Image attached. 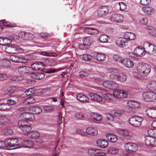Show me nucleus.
I'll return each mask as SVG.
<instances>
[{"mask_svg": "<svg viewBox=\"0 0 156 156\" xmlns=\"http://www.w3.org/2000/svg\"><path fill=\"white\" fill-rule=\"evenodd\" d=\"M105 73L108 76H109L111 80L119 81L121 82H125L127 78V76L122 73H118V70L112 68H108L106 70Z\"/></svg>", "mask_w": 156, "mask_h": 156, "instance_id": "1", "label": "nucleus"}, {"mask_svg": "<svg viewBox=\"0 0 156 156\" xmlns=\"http://www.w3.org/2000/svg\"><path fill=\"white\" fill-rule=\"evenodd\" d=\"M89 95L91 100L101 104H104L105 102V100L107 101H113L114 98L113 95L109 93L103 94V98L100 95L93 93H89Z\"/></svg>", "mask_w": 156, "mask_h": 156, "instance_id": "2", "label": "nucleus"}, {"mask_svg": "<svg viewBox=\"0 0 156 156\" xmlns=\"http://www.w3.org/2000/svg\"><path fill=\"white\" fill-rule=\"evenodd\" d=\"M18 140L16 138H9L6 139L4 141L5 145L8 150H12L21 147L20 144H17Z\"/></svg>", "mask_w": 156, "mask_h": 156, "instance_id": "3", "label": "nucleus"}, {"mask_svg": "<svg viewBox=\"0 0 156 156\" xmlns=\"http://www.w3.org/2000/svg\"><path fill=\"white\" fill-rule=\"evenodd\" d=\"M136 69L138 72L147 75L150 73L151 67L148 64L140 62L137 63Z\"/></svg>", "mask_w": 156, "mask_h": 156, "instance_id": "4", "label": "nucleus"}, {"mask_svg": "<svg viewBox=\"0 0 156 156\" xmlns=\"http://www.w3.org/2000/svg\"><path fill=\"white\" fill-rule=\"evenodd\" d=\"M17 125L24 133L28 132L31 129V125L25 120L22 119L19 121Z\"/></svg>", "mask_w": 156, "mask_h": 156, "instance_id": "5", "label": "nucleus"}, {"mask_svg": "<svg viewBox=\"0 0 156 156\" xmlns=\"http://www.w3.org/2000/svg\"><path fill=\"white\" fill-rule=\"evenodd\" d=\"M127 104V106L124 108L125 111L127 112H134V111H133L134 109L140 108L141 106L139 103L134 101H129Z\"/></svg>", "mask_w": 156, "mask_h": 156, "instance_id": "6", "label": "nucleus"}, {"mask_svg": "<svg viewBox=\"0 0 156 156\" xmlns=\"http://www.w3.org/2000/svg\"><path fill=\"white\" fill-rule=\"evenodd\" d=\"M143 119L142 117L137 116H132L128 120L130 125L136 127H139L141 125Z\"/></svg>", "mask_w": 156, "mask_h": 156, "instance_id": "7", "label": "nucleus"}, {"mask_svg": "<svg viewBox=\"0 0 156 156\" xmlns=\"http://www.w3.org/2000/svg\"><path fill=\"white\" fill-rule=\"evenodd\" d=\"M143 47L145 53L153 54L156 52V47L151 43L145 41L144 42Z\"/></svg>", "mask_w": 156, "mask_h": 156, "instance_id": "8", "label": "nucleus"}, {"mask_svg": "<svg viewBox=\"0 0 156 156\" xmlns=\"http://www.w3.org/2000/svg\"><path fill=\"white\" fill-rule=\"evenodd\" d=\"M5 51L8 53L14 54L20 53L22 52L23 50L22 49L16 45L9 44L6 46L5 48Z\"/></svg>", "mask_w": 156, "mask_h": 156, "instance_id": "9", "label": "nucleus"}, {"mask_svg": "<svg viewBox=\"0 0 156 156\" xmlns=\"http://www.w3.org/2000/svg\"><path fill=\"white\" fill-rule=\"evenodd\" d=\"M143 99L147 101H154L156 99V94L152 91H146L142 94Z\"/></svg>", "mask_w": 156, "mask_h": 156, "instance_id": "10", "label": "nucleus"}, {"mask_svg": "<svg viewBox=\"0 0 156 156\" xmlns=\"http://www.w3.org/2000/svg\"><path fill=\"white\" fill-rule=\"evenodd\" d=\"M114 97L117 99H124L128 96V94L126 91L119 89H115L113 92Z\"/></svg>", "mask_w": 156, "mask_h": 156, "instance_id": "11", "label": "nucleus"}, {"mask_svg": "<svg viewBox=\"0 0 156 156\" xmlns=\"http://www.w3.org/2000/svg\"><path fill=\"white\" fill-rule=\"evenodd\" d=\"M145 144L146 146L148 147H156V138L148 136L146 137Z\"/></svg>", "mask_w": 156, "mask_h": 156, "instance_id": "12", "label": "nucleus"}, {"mask_svg": "<svg viewBox=\"0 0 156 156\" xmlns=\"http://www.w3.org/2000/svg\"><path fill=\"white\" fill-rule=\"evenodd\" d=\"M110 20L112 22L119 23L122 22L123 16L120 14L116 13L112 14L109 18Z\"/></svg>", "mask_w": 156, "mask_h": 156, "instance_id": "13", "label": "nucleus"}, {"mask_svg": "<svg viewBox=\"0 0 156 156\" xmlns=\"http://www.w3.org/2000/svg\"><path fill=\"white\" fill-rule=\"evenodd\" d=\"M102 85L105 87L110 89H114L118 87L117 83L108 80L104 81Z\"/></svg>", "mask_w": 156, "mask_h": 156, "instance_id": "14", "label": "nucleus"}, {"mask_svg": "<svg viewBox=\"0 0 156 156\" xmlns=\"http://www.w3.org/2000/svg\"><path fill=\"white\" fill-rule=\"evenodd\" d=\"M125 149L131 151L135 152L137 150V145L133 143H128L125 144L124 145Z\"/></svg>", "mask_w": 156, "mask_h": 156, "instance_id": "15", "label": "nucleus"}, {"mask_svg": "<svg viewBox=\"0 0 156 156\" xmlns=\"http://www.w3.org/2000/svg\"><path fill=\"white\" fill-rule=\"evenodd\" d=\"M146 113L148 117L152 118H156V108H148L146 110Z\"/></svg>", "mask_w": 156, "mask_h": 156, "instance_id": "16", "label": "nucleus"}, {"mask_svg": "<svg viewBox=\"0 0 156 156\" xmlns=\"http://www.w3.org/2000/svg\"><path fill=\"white\" fill-rule=\"evenodd\" d=\"M27 135L28 137L30 139H32L36 140L37 139L40 137V133L37 131H32L29 132L27 133Z\"/></svg>", "mask_w": 156, "mask_h": 156, "instance_id": "17", "label": "nucleus"}, {"mask_svg": "<svg viewBox=\"0 0 156 156\" xmlns=\"http://www.w3.org/2000/svg\"><path fill=\"white\" fill-rule=\"evenodd\" d=\"M20 118L24 119L27 121H30L34 119V115L30 113H22L20 115Z\"/></svg>", "mask_w": 156, "mask_h": 156, "instance_id": "18", "label": "nucleus"}, {"mask_svg": "<svg viewBox=\"0 0 156 156\" xmlns=\"http://www.w3.org/2000/svg\"><path fill=\"white\" fill-rule=\"evenodd\" d=\"M109 9L107 6H102L98 10V14L99 16H102L107 14L109 12Z\"/></svg>", "mask_w": 156, "mask_h": 156, "instance_id": "19", "label": "nucleus"}, {"mask_svg": "<svg viewBox=\"0 0 156 156\" xmlns=\"http://www.w3.org/2000/svg\"><path fill=\"white\" fill-rule=\"evenodd\" d=\"M91 119L93 122H98L102 120V116L97 113H91L90 114Z\"/></svg>", "mask_w": 156, "mask_h": 156, "instance_id": "20", "label": "nucleus"}, {"mask_svg": "<svg viewBox=\"0 0 156 156\" xmlns=\"http://www.w3.org/2000/svg\"><path fill=\"white\" fill-rule=\"evenodd\" d=\"M122 64L125 66L129 68H132L134 66L133 62L129 58H124L121 61Z\"/></svg>", "mask_w": 156, "mask_h": 156, "instance_id": "21", "label": "nucleus"}, {"mask_svg": "<svg viewBox=\"0 0 156 156\" xmlns=\"http://www.w3.org/2000/svg\"><path fill=\"white\" fill-rule=\"evenodd\" d=\"M133 53L135 55L138 56H143L146 54L144 48H140V47L135 48L134 50Z\"/></svg>", "mask_w": 156, "mask_h": 156, "instance_id": "22", "label": "nucleus"}, {"mask_svg": "<svg viewBox=\"0 0 156 156\" xmlns=\"http://www.w3.org/2000/svg\"><path fill=\"white\" fill-rule=\"evenodd\" d=\"M0 131L2 133L8 135H11L13 133V131L10 128L6 126H3L0 127Z\"/></svg>", "mask_w": 156, "mask_h": 156, "instance_id": "23", "label": "nucleus"}, {"mask_svg": "<svg viewBox=\"0 0 156 156\" xmlns=\"http://www.w3.org/2000/svg\"><path fill=\"white\" fill-rule=\"evenodd\" d=\"M123 37L127 41H132L134 40L136 37L135 34L132 32H126L123 35Z\"/></svg>", "mask_w": 156, "mask_h": 156, "instance_id": "24", "label": "nucleus"}, {"mask_svg": "<svg viewBox=\"0 0 156 156\" xmlns=\"http://www.w3.org/2000/svg\"><path fill=\"white\" fill-rule=\"evenodd\" d=\"M127 42L124 37L119 38L115 41L116 45L120 48L125 46L126 43Z\"/></svg>", "mask_w": 156, "mask_h": 156, "instance_id": "25", "label": "nucleus"}, {"mask_svg": "<svg viewBox=\"0 0 156 156\" xmlns=\"http://www.w3.org/2000/svg\"><path fill=\"white\" fill-rule=\"evenodd\" d=\"M30 74V76L32 78L37 80L41 79L43 78L45 76V74L43 73L31 72Z\"/></svg>", "mask_w": 156, "mask_h": 156, "instance_id": "26", "label": "nucleus"}, {"mask_svg": "<svg viewBox=\"0 0 156 156\" xmlns=\"http://www.w3.org/2000/svg\"><path fill=\"white\" fill-rule=\"evenodd\" d=\"M31 68L27 66H23L19 67L18 69V71L19 73L21 74H24L25 73H30L32 72L30 71Z\"/></svg>", "mask_w": 156, "mask_h": 156, "instance_id": "27", "label": "nucleus"}, {"mask_svg": "<svg viewBox=\"0 0 156 156\" xmlns=\"http://www.w3.org/2000/svg\"><path fill=\"white\" fill-rule=\"evenodd\" d=\"M9 59L10 60L15 62H23V58L15 55H11L9 57Z\"/></svg>", "mask_w": 156, "mask_h": 156, "instance_id": "28", "label": "nucleus"}, {"mask_svg": "<svg viewBox=\"0 0 156 156\" xmlns=\"http://www.w3.org/2000/svg\"><path fill=\"white\" fill-rule=\"evenodd\" d=\"M42 67L41 63H35L31 65L30 68L32 70L37 71H41L43 69Z\"/></svg>", "mask_w": 156, "mask_h": 156, "instance_id": "29", "label": "nucleus"}, {"mask_svg": "<svg viewBox=\"0 0 156 156\" xmlns=\"http://www.w3.org/2000/svg\"><path fill=\"white\" fill-rule=\"evenodd\" d=\"M93 57L97 61L102 62L105 60L106 56L103 53H97L94 54Z\"/></svg>", "mask_w": 156, "mask_h": 156, "instance_id": "30", "label": "nucleus"}, {"mask_svg": "<svg viewBox=\"0 0 156 156\" xmlns=\"http://www.w3.org/2000/svg\"><path fill=\"white\" fill-rule=\"evenodd\" d=\"M86 133L91 136H96L98 134L97 130L94 128L88 127L86 129Z\"/></svg>", "mask_w": 156, "mask_h": 156, "instance_id": "31", "label": "nucleus"}, {"mask_svg": "<svg viewBox=\"0 0 156 156\" xmlns=\"http://www.w3.org/2000/svg\"><path fill=\"white\" fill-rule=\"evenodd\" d=\"M97 144L98 147L105 148L108 145V141L105 140L99 139L97 141Z\"/></svg>", "mask_w": 156, "mask_h": 156, "instance_id": "32", "label": "nucleus"}, {"mask_svg": "<svg viewBox=\"0 0 156 156\" xmlns=\"http://www.w3.org/2000/svg\"><path fill=\"white\" fill-rule=\"evenodd\" d=\"M106 137L108 140L111 143L115 142L118 140V137L116 136L111 133L107 134Z\"/></svg>", "mask_w": 156, "mask_h": 156, "instance_id": "33", "label": "nucleus"}, {"mask_svg": "<svg viewBox=\"0 0 156 156\" xmlns=\"http://www.w3.org/2000/svg\"><path fill=\"white\" fill-rule=\"evenodd\" d=\"M84 46H90L93 43V39L90 37H87L83 38V41Z\"/></svg>", "mask_w": 156, "mask_h": 156, "instance_id": "34", "label": "nucleus"}, {"mask_svg": "<svg viewBox=\"0 0 156 156\" xmlns=\"http://www.w3.org/2000/svg\"><path fill=\"white\" fill-rule=\"evenodd\" d=\"M30 110L33 113L40 114L42 112V109L39 107L37 106H32L30 107Z\"/></svg>", "mask_w": 156, "mask_h": 156, "instance_id": "35", "label": "nucleus"}, {"mask_svg": "<svg viewBox=\"0 0 156 156\" xmlns=\"http://www.w3.org/2000/svg\"><path fill=\"white\" fill-rule=\"evenodd\" d=\"M77 99L80 102L86 103L89 101V98L84 95L79 94L77 95Z\"/></svg>", "mask_w": 156, "mask_h": 156, "instance_id": "36", "label": "nucleus"}, {"mask_svg": "<svg viewBox=\"0 0 156 156\" xmlns=\"http://www.w3.org/2000/svg\"><path fill=\"white\" fill-rule=\"evenodd\" d=\"M12 42L10 39L5 37H0V45L7 46Z\"/></svg>", "mask_w": 156, "mask_h": 156, "instance_id": "37", "label": "nucleus"}, {"mask_svg": "<svg viewBox=\"0 0 156 156\" xmlns=\"http://www.w3.org/2000/svg\"><path fill=\"white\" fill-rule=\"evenodd\" d=\"M148 89L153 91L156 92V82L151 81L149 82L147 84Z\"/></svg>", "mask_w": 156, "mask_h": 156, "instance_id": "38", "label": "nucleus"}, {"mask_svg": "<svg viewBox=\"0 0 156 156\" xmlns=\"http://www.w3.org/2000/svg\"><path fill=\"white\" fill-rule=\"evenodd\" d=\"M142 11L145 13L151 15L154 13V10L152 8L148 6H144L142 8Z\"/></svg>", "mask_w": 156, "mask_h": 156, "instance_id": "39", "label": "nucleus"}, {"mask_svg": "<svg viewBox=\"0 0 156 156\" xmlns=\"http://www.w3.org/2000/svg\"><path fill=\"white\" fill-rule=\"evenodd\" d=\"M10 122V120L5 116H0V125L3 126H6Z\"/></svg>", "mask_w": 156, "mask_h": 156, "instance_id": "40", "label": "nucleus"}, {"mask_svg": "<svg viewBox=\"0 0 156 156\" xmlns=\"http://www.w3.org/2000/svg\"><path fill=\"white\" fill-rule=\"evenodd\" d=\"M34 145L33 142L31 140H26L23 141L22 145H21L24 147L31 148L33 147Z\"/></svg>", "mask_w": 156, "mask_h": 156, "instance_id": "41", "label": "nucleus"}, {"mask_svg": "<svg viewBox=\"0 0 156 156\" xmlns=\"http://www.w3.org/2000/svg\"><path fill=\"white\" fill-rule=\"evenodd\" d=\"M18 88L14 86H10L7 88L8 92L10 94H12L18 91Z\"/></svg>", "mask_w": 156, "mask_h": 156, "instance_id": "42", "label": "nucleus"}, {"mask_svg": "<svg viewBox=\"0 0 156 156\" xmlns=\"http://www.w3.org/2000/svg\"><path fill=\"white\" fill-rule=\"evenodd\" d=\"M35 99L33 97L30 96L27 98H25L23 100V103L26 104H31L34 102Z\"/></svg>", "mask_w": 156, "mask_h": 156, "instance_id": "43", "label": "nucleus"}, {"mask_svg": "<svg viewBox=\"0 0 156 156\" xmlns=\"http://www.w3.org/2000/svg\"><path fill=\"white\" fill-rule=\"evenodd\" d=\"M75 117L77 120H83L85 118V115L81 112H78L76 113L75 115Z\"/></svg>", "mask_w": 156, "mask_h": 156, "instance_id": "44", "label": "nucleus"}, {"mask_svg": "<svg viewBox=\"0 0 156 156\" xmlns=\"http://www.w3.org/2000/svg\"><path fill=\"white\" fill-rule=\"evenodd\" d=\"M93 56L88 54H84L83 55L82 57L83 60L87 61H90L93 58Z\"/></svg>", "mask_w": 156, "mask_h": 156, "instance_id": "45", "label": "nucleus"}, {"mask_svg": "<svg viewBox=\"0 0 156 156\" xmlns=\"http://www.w3.org/2000/svg\"><path fill=\"white\" fill-rule=\"evenodd\" d=\"M117 133L119 134L126 136H128L129 133L127 130L125 129H118L117 130Z\"/></svg>", "mask_w": 156, "mask_h": 156, "instance_id": "46", "label": "nucleus"}, {"mask_svg": "<svg viewBox=\"0 0 156 156\" xmlns=\"http://www.w3.org/2000/svg\"><path fill=\"white\" fill-rule=\"evenodd\" d=\"M119 152L118 149L114 147H112L110 148L108 151V154H118Z\"/></svg>", "mask_w": 156, "mask_h": 156, "instance_id": "47", "label": "nucleus"}, {"mask_svg": "<svg viewBox=\"0 0 156 156\" xmlns=\"http://www.w3.org/2000/svg\"><path fill=\"white\" fill-rule=\"evenodd\" d=\"M36 89L34 88H32L27 89L25 92V93L28 95H33L35 94L36 92Z\"/></svg>", "mask_w": 156, "mask_h": 156, "instance_id": "48", "label": "nucleus"}, {"mask_svg": "<svg viewBox=\"0 0 156 156\" xmlns=\"http://www.w3.org/2000/svg\"><path fill=\"white\" fill-rule=\"evenodd\" d=\"M148 32L152 36L156 37V29L151 27H147Z\"/></svg>", "mask_w": 156, "mask_h": 156, "instance_id": "49", "label": "nucleus"}, {"mask_svg": "<svg viewBox=\"0 0 156 156\" xmlns=\"http://www.w3.org/2000/svg\"><path fill=\"white\" fill-rule=\"evenodd\" d=\"M23 76L20 75L15 76H12L11 78V80L16 82L21 81L23 80Z\"/></svg>", "mask_w": 156, "mask_h": 156, "instance_id": "50", "label": "nucleus"}, {"mask_svg": "<svg viewBox=\"0 0 156 156\" xmlns=\"http://www.w3.org/2000/svg\"><path fill=\"white\" fill-rule=\"evenodd\" d=\"M108 37L105 34H101L99 37V39L102 43H106L107 42Z\"/></svg>", "mask_w": 156, "mask_h": 156, "instance_id": "51", "label": "nucleus"}, {"mask_svg": "<svg viewBox=\"0 0 156 156\" xmlns=\"http://www.w3.org/2000/svg\"><path fill=\"white\" fill-rule=\"evenodd\" d=\"M3 26L6 27H16V25L14 23H10L7 22L5 20H3Z\"/></svg>", "mask_w": 156, "mask_h": 156, "instance_id": "52", "label": "nucleus"}, {"mask_svg": "<svg viewBox=\"0 0 156 156\" xmlns=\"http://www.w3.org/2000/svg\"><path fill=\"white\" fill-rule=\"evenodd\" d=\"M25 40H32L34 37V35L32 34L26 32Z\"/></svg>", "mask_w": 156, "mask_h": 156, "instance_id": "53", "label": "nucleus"}, {"mask_svg": "<svg viewBox=\"0 0 156 156\" xmlns=\"http://www.w3.org/2000/svg\"><path fill=\"white\" fill-rule=\"evenodd\" d=\"M99 151V149H97L95 148H93L91 149H90L88 150V153L90 155H93L95 156L96 154L98 151Z\"/></svg>", "mask_w": 156, "mask_h": 156, "instance_id": "54", "label": "nucleus"}, {"mask_svg": "<svg viewBox=\"0 0 156 156\" xmlns=\"http://www.w3.org/2000/svg\"><path fill=\"white\" fill-rule=\"evenodd\" d=\"M10 108L8 106L6 103H0V110H8Z\"/></svg>", "mask_w": 156, "mask_h": 156, "instance_id": "55", "label": "nucleus"}, {"mask_svg": "<svg viewBox=\"0 0 156 156\" xmlns=\"http://www.w3.org/2000/svg\"><path fill=\"white\" fill-rule=\"evenodd\" d=\"M111 113H107L106 115V116L107 119L109 121H112L114 118L112 115L113 112H112Z\"/></svg>", "mask_w": 156, "mask_h": 156, "instance_id": "56", "label": "nucleus"}, {"mask_svg": "<svg viewBox=\"0 0 156 156\" xmlns=\"http://www.w3.org/2000/svg\"><path fill=\"white\" fill-rule=\"evenodd\" d=\"M62 113L60 112L58 116V124L59 126L62 122Z\"/></svg>", "mask_w": 156, "mask_h": 156, "instance_id": "57", "label": "nucleus"}, {"mask_svg": "<svg viewBox=\"0 0 156 156\" xmlns=\"http://www.w3.org/2000/svg\"><path fill=\"white\" fill-rule=\"evenodd\" d=\"M26 32H20L18 34V36L19 38L25 40Z\"/></svg>", "mask_w": 156, "mask_h": 156, "instance_id": "58", "label": "nucleus"}, {"mask_svg": "<svg viewBox=\"0 0 156 156\" xmlns=\"http://www.w3.org/2000/svg\"><path fill=\"white\" fill-rule=\"evenodd\" d=\"M156 131L152 129H150L148 130L147 131L148 134L149 136L148 137H154L155 133Z\"/></svg>", "mask_w": 156, "mask_h": 156, "instance_id": "59", "label": "nucleus"}, {"mask_svg": "<svg viewBox=\"0 0 156 156\" xmlns=\"http://www.w3.org/2000/svg\"><path fill=\"white\" fill-rule=\"evenodd\" d=\"M113 112L112 115L114 118H119L121 116V113L115 111Z\"/></svg>", "mask_w": 156, "mask_h": 156, "instance_id": "60", "label": "nucleus"}, {"mask_svg": "<svg viewBox=\"0 0 156 156\" xmlns=\"http://www.w3.org/2000/svg\"><path fill=\"white\" fill-rule=\"evenodd\" d=\"M120 9L122 11L125 10L126 7V5L123 2H120L119 3Z\"/></svg>", "mask_w": 156, "mask_h": 156, "instance_id": "61", "label": "nucleus"}, {"mask_svg": "<svg viewBox=\"0 0 156 156\" xmlns=\"http://www.w3.org/2000/svg\"><path fill=\"white\" fill-rule=\"evenodd\" d=\"M6 103L7 104V105L9 107V105H14L16 103V101L13 100L11 99H8L7 100Z\"/></svg>", "mask_w": 156, "mask_h": 156, "instance_id": "62", "label": "nucleus"}, {"mask_svg": "<svg viewBox=\"0 0 156 156\" xmlns=\"http://www.w3.org/2000/svg\"><path fill=\"white\" fill-rule=\"evenodd\" d=\"M151 0H140V3L142 5H147L151 3Z\"/></svg>", "mask_w": 156, "mask_h": 156, "instance_id": "63", "label": "nucleus"}, {"mask_svg": "<svg viewBox=\"0 0 156 156\" xmlns=\"http://www.w3.org/2000/svg\"><path fill=\"white\" fill-rule=\"evenodd\" d=\"M140 23L142 24L145 25L148 22V20L146 17H142L140 21Z\"/></svg>", "mask_w": 156, "mask_h": 156, "instance_id": "64", "label": "nucleus"}]
</instances>
